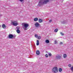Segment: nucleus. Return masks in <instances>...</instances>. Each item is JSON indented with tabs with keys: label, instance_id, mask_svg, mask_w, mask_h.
<instances>
[{
	"label": "nucleus",
	"instance_id": "obj_1",
	"mask_svg": "<svg viewBox=\"0 0 73 73\" xmlns=\"http://www.w3.org/2000/svg\"><path fill=\"white\" fill-rule=\"evenodd\" d=\"M22 25L23 27V28L24 31H26L28 29L27 28L29 27V24L24 23L22 24Z\"/></svg>",
	"mask_w": 73,
	"mask_h": 73
},
{
	"label": "nucleus",
	"instance_id": "obj_2",
	"mask_svg": "<svg viewBox=\"0 0 73 73\" xmlns=\"http://www.w3.org/2000/svg\"><path fill=\"white\" fill-rule=\"evenodd\" d=\"M11 24L13 25L14 26H17L19 25V23H17V21H16L13 20L11 21Z\"/></svg>",
	"mask_w": 73,
	"mask_h": 73
},
{
	"label": "nucleus",
	"instance_id": "obj_3",
	"mask_svg": "<svg viewBox=\"0 0 73 73\" xmlns=\"http://www.w3.org/2000/svg\"><path fill=\"white\" fill-rule=\"evenodd\" d=\"M52 71L54 73H57V72H58V68L56 67H54L52 68Z\"/></svg>",
	"mask_w": 73,
	"mask_h": 73
},
{
	"label": "nucleus",
	"instance_id": "obj_4",
	"mask_svg": "<svg viewBox=\"0 0 73 73\" xmlns=\"http://www.w3.org/2000/svg\"><path fill=\"white\" fill-rule=\"evenodd\" d=\"M15 36H13L12 34H10L9 36V38H11L12 39V38H15Z\"/></svg>",
	"mask_w": 73,
	"mask_h": 73
},
{
	"label": "nucleus",
	"instance_id": "obj_5",
	"mask_svg": "<svg viewBox=\"0 0 73 73\" xmlns=\"http://www.w3.org/2000/svg\"><path fill=\"white\" fill-rule=\"evenodd\" d=\"M39 25H40L38 22H36L35 24V26L36 27H38Z\"/></svg>",
	"mask_w": 73,
	"mask_h": 73
},
{
	"label": "nucleus",
	"instance_id": "obj_6",
	"mask_svg": "<svg viewBox=\"0 0 73 73\" xmlns=\"http://www.w3.org/2000/svg\"><path fill=\"white\" fill-rule=\"evenodd\" d=\"M61 56H62L61 55L60 56L58 55V56H56V59H60V58H61Z\"/></svg>",
	"mask_w": 73,
	"mask_h": 73
},
{
	"label": "nucleus",
	"instance_id": "obj_7",
	"mask_svg": "<svg viewBox=\"0 0 73 73\" xmlns=\"http://www.w3.org/2000/svg\"><path fill=\"white\" fill-rule=\"evenodd\" d=\"M36 54L37 55H39L40 54V51L39 50H37L36 51Z\"/></svg>",
	"mask_w": 73,
	"mask_h": 73
},
{
	"label": "nucleus",
	"instance_id": "obj_8",
	"mask_svg": "<svg viewBox=\"0 0 73 73\" xmlns=\"http://www.w3.org/2000/svg\"><path fill=\"white\" fill-rule=\"evenodd\" d=\"M2 27L3 28V29H5V28H6L5 25V24H3Z\"/></svg>",
	"mask_w": 73,
	"mask_h": 73
},
{
	"label": "nucleus",
	"instance_id": "obj_9",
	"mask_svg": "<svg viewBox=\"0 0 73 73\" xmlns=\"http://www.w3.org/2000/svg\"><path fill=\"white\" fill-rule=\"evenodd\" d=\"M38 19L37 18H35L34 19V21H38Z\"/></svg>",
	"mask_w": 73,
	"mask_h": 73
},
{
	"label": "nucleus",
	"instance_id": "obj_10",
	"mask_svg": "<svg viewBox=\"0 0 73 73\" xmlns=\"http://www.w3.org/2000/svg\"><path fill=\"white\" fill-rule=\"evenodd\" d=\"M36 45H39V40H37L36 42Z\"/></svg>",
	"mask_w": 73,
	"mask_h": 73
},
{
	"label": "nucleus",
	"instance_id": "obj_11",
	"mask_svg": "<svg viewBox=\"0 0 73 73\" xmlns=\"http://www.w3.org/2000/svg\"><path fill=\"white\" fill-rule=\"evenodd\" d=\"M38 22L39 23H41L42 22V20L41 19H39L38 20Z\"/></svg>",
	"mask_w": 73,
	"mask_h": 73
},
{
	"label": "nucleus",
	"instance_id": "obj_12",
	"mask_svg": "<svg viewBox=\"0 0 73 73\" xmlns=\"http://www.w3.org/2000/svg\"><path fill=\"white\" fill-rule=\"evenodd\" d=\"M70 69L72 71V72H73V66L71 67L70 68Z\"/></svg>",
	"mask_w": 73,
	"mask_h": 73
},
{
	"label": "nucleus",
	"instance_id": "obj_13",
	"mask_svg": "<svg viewBox=\"0 0 73 73\" xmlns=\"http://www.w3.org/2000/svg\"><path fill=\"white\" fill-rule=\"evenodd\" d=\"M45 42L46 43L48 44V43H49V40H47L45 41Z\"/></svg>",
	"mask_w": 73,
	"mask_h": 73
},
{
	"label": "nucleus",
	"instance_id": "obj_14",
	"mask_svg": "<svg viewBox=\"0 0 73 73\" xmlns=\"http://www.w3.org/2000/svg\"><path fill=\"white\" fill-rule=\"evenodd\" d=\"M59 72H62V69L61 68H59L58 69Z\"/></svg>",
	"mask_w": 73,
	"mask_h": 73
},
{
	"label": "nucleus",
	"instance_id": "obj_15",
	"mask_svg": "<svg viewBox=\"0 0 73 73\" xmlns=\"http://www.w3.org/2000/svg\"><path fill=\"white\" fill-rule=\"evenodd\" d=\"M67 57V56H66V54H64L63 55V57L64 58H65L66 57Z\"/></svg>",
	"mask_w": 73,
	"mask_h": 73
},
{
	"label": "nucleus",
	"instance_id": "obj_16",
	"mask_svg": "<svg viewBox=\"0 0 73 73\" xmlns=\"http://www.w3.org/2000/svg\"><path fill=\"white\" fill-rule=\"evenodd\" d=\"M58 31V29H55L54 31V32H57V31Z\"/></svg>",
	"mask_w": 73,
	"mask_h": 73
},
{
	"label": "nucleus",
	"instance_id": "obj_17",
	"mask_svg": "<svg viewBox=\"0 0 73 73\" xmlns=\"http://www.w3.org/2000/svg\"><path fill=\"white\" fill-rule=\"evenodd\" d=\"M17 32L18 33H19L20 32V31L18 29L17 30Z\"/></svg>",
	"mask_w": 73,
	"mask_h": 73
},
{
	"label": "nucleus",
	"instance_id": "obj_18",
	"mask_svg": "<svg viewBox=\"0 0 73 73\" xmlns=\"http://www.w3.org/2000/svg\"><path fill=\"white\" fill-rule=\"evenodd\" d=\"M48 54L49 56H52V54H51V53H48Z\"/></svg>",
	"mask_w": 73,
	"mask_h": 73
},
{
	"label": "nucleus",
	"instance_id": "obj_19",
	"mask_svg": "<svg viewBox=\"0 0 73 73\" xmlns=\"http://www.w3.org/2000/svg\"><path fill=\"white\" fill-rule=\"evenodd\" d=\"M68 66H69V67H71V66H72V64H68Z\"/></svg>",
	"mask_w": 73,
	"mask_h": 73
},
{
	"label": "nucleus",
	"instance_id": "obj_20",
	"mask_svg": "<svg viewBox=\"0 0 73 73\" xmlns=\"http://www.w3.org/2000/svg\"><path fill=\"white\" fill-rule=\"evenodd\" d=\"M62 24H65V23H66V21H64L62 22Z\"/></svg>",
	"mask_w": 73,
	"mask_h": 73
},
{
	"label": "nucleus",
	"instance_id": "obj_21",
	"mask_svg": "<svg viewBox=\"0 0 73 73\" xmlns=\"http://www.w3.org/2000/svg\"><path fill=\"white\" fill-rule=\"evenodd\" d=\"M60 35H62V36H63V35H64V33H62V32H60Z\"/></svg>",
	"mask_w": 73,
	"mask_h": 73
},
{
	"label": "nucleus",
	"instance_id": "obj_22",
	"mask_svg": "<svg viewBox=\"0 0 73 73\" xmlns=\"http://www.w3.org/2000/svg\"><path fill=\"white\" fill-rule=\"evenodd\" d=\"M41 37L40 36H38V39H40Z\"/></svg>",
	"mask_w": 73,
	"mask_h": 73
},
{
	"label": "nucleus",
	"instance_id": "obj_23",
	"mask_svg": "<svg viewBox=\"0 0 73 73\" xmlns=\"http://www.w3.org/2000/svg\"><path fill=\"white\" fill-rule=\"evenodd\" d=\"M45 56L46 57H48V55L47 54H46L45 55Z\"/></svg>",
	"mask_w": 73,
	"mask_h": 73
},
{
	"label": "nucleus",
	"instance_id": "obj_24",
	"mask_svg": "<svg viewBox=\"0 0 73 73\" xmlns=\"http://www.w3.org/2000/svg\"><path fill=\"white\" fill-rule=\"evenodd\" d=\"M35 37H38V35H35Z\"/></svg>",
	"mask_w": 73,
	"mask_h": 73
},
{
	"label": "nucleus",
	"instance_id": "obj_25",
	"mask_svg": "<svg viewBox=\"0 0 73 73\" xmlns=\"http://www.w3.org/2000/svg\"><path fill=\"white\" fill-rule=\"evenodd\" d=\"M54 42H55V44H57V42L56 40H55L54 41Z\"/></svg>",
	"mask_w": 73,
	"mask_h": 73
},
{
	"label": "nucleus",
	"instance_id": "obj_26",
	"mask_svg": "<svg viewBox=\"0 0 73 73\" xmlns=\"http://www.w3.org/2000/svg\"><path fill=\"white\" fill-rule=\"evenodd\" d=\"M52 22V20H50L49 21V23H51Z\"/></svg>",
	"mask_w": 73,
	"mask_h": 73
},
{
	"label": "nucleus",
	"instance_id": "obj_27",
	"mask_svg": "<svg viewBox=\"0 0 73 73\" xmlns=\"http://www.w3.org/2000/svg\"><path fill=\"white\" fill-rule=\"evenodd\" d=\"M60 45H62V42H60Z\"/></svg>",
	"mask_w": 73,
	"mask_h": 73
},
{
	"label": "nucleus",
	"instance_id": "obj_28",
	"mask_svg": "<svg viewBox=\"0 0 73 73\" xmlns=\"http://www.w3.org/2000/svg\"><path fill=\"white\" fill-rule=\"evenodd\" d=\"M19 1H21V2H23V1H24V0H19Z\"/></svg>",
	"mask_w": 73,
	"mask_h": 73
},
{
	"label": "nucleus",
	"instance_id": "obj_29",
	"mask_svg": "<svg viewBox=\"0 0 73 73\" xmlns=\"http://www.w3.org/2000/svg\"><path fill=\"white\" fill-rule=\"evenodd\" d=\"M17 29H20V27H17Z\"/></svg>",
	"mask_w": 73,
	"mask_h": 73
},
{
	"label": "nucleus",
	"instance_id": "obj_30",
	"mask_svg": "<svg viewBox=\"0 0 73 73\" xmlns=\"http://www.w3.org/2000/svg\"><path fill=\"white\" fill-rule=\"evenodd\" d=\"M0 16H2V15H0Z\"/></svg>",
	"mask_w": 73,
	"mask_h": 73
}]
</instances>
